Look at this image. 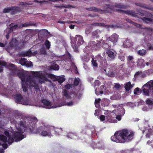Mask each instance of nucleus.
<instances>
[{"mask_svg":"<svg viewBox=\"0 0 153 153\" xmlns=\"http://www.w3.org/2000/svg\"><path fill=\"white\" fill-rule=\"evenodd\" d=\"M32 75L30 76L28 72L22 71L19 75L22 81V86L24 91H27L28 86L36 87L37 83L35 80L36 77L39 78V82L42 83L48 81V78H51L53 80H57L59 83H62L65 80L63 76L55 77L54 75L48 74L43 72H32Z\"/></svg>","mask_w":153,"mask_h":153,"instance_id":"1","label":"nucleus"},{"mask_svg":"<svg viewBox=\"0 0 153 153\" xmlns=\"http://www.w3.org/2000/svg\"><path fill=\"white\" fill-rule=\"evenodd\" d=\"M16 129L13 130L11 129L12 131H4L3 133L6 136L2 135H0V140L4 143L7 142L9 144H11L14 139L17 142L22 140L24 137L22 133L25 131V128L28 131L27 127H28V124L26 126L25 123L20 121L19 123L16 122L15 123ZM1 143L0 142V144Z\"/></svg>","mask_w":153,"mask_h":153,"instance_id":"2","label":"nucleus"},{"mask_svg":"<svg viewBox=\"0 0 153 153\" xmlns=\"http://www.w3.org/2000/svg\"><path fill=\"white\" fill-rule=\"evenodd\" d=\"M38 120L36 117H32L31 118L28 124V128L27 127V129H28V131L33 132L36 134H40L43 136H48L51 137L52 136L51 133V131L54 128L53 127H45V126H41L38 127L35 131L34 130V128L35 123L37 122Z\"/></svg>","mask_w":153,"mask_h":153,"instance_id":"3","label":"nucleus"},{"mask_svg":"<svg viewBox=\"0 0 153 153\" xmlns=\"http://www.w3.org/2000/svg\"><path fill=\"white\" fill-rule=\"evenodd\" d=\"M121 140V143H124L131 140L133 138L134 132L127 129L123 130L119 133Z\"/></svg>","mask_w":153,"mask_h":153,"instance_id":"4","label":"nucleus"},{"mask_svg":"<svg viewBox=\"0 0 153 153\" xmlns=\"http://www.w3.org/2000/svg\"><path fill=\"white\" fill-rule=\"evenodd\" d=\"M33 4L32 2H21L20 3V7L16 6L12 7L11 8H5L3 10V12L4 13L10 12L11 10H12L15 11H19L22 10L23 6H27V5Z\"/></svg>","mask_w":153,"mask_h":153,"instance_id":"5","label":"nucleus"},{"mask_svg":"<svg viewBox=\"0 0 153 153\" xmlns=\"http://www.w3.org/2000/svg\"><path fill=\"white\" fill-rule=\"evenodd\" d=\"M112 106L115 108H117V110H114L113 111V112L114 113L118 114L116 115V118L118 121H120L121 120V116H122L125 114V111L124 109L122 107V105H113Z\"/></svg>","mask_w":153,"mask_h":153,"instance_id":"6","label":"nucleus"},{"mask_svg":"<svg viewBox=\"0 0 153 153\" xmlns=\"http://www.w3.org/2000/svg\"><path fill=\"white\" fill-rule=\"evenodd\" d=\"M148 88L150 89V91L153 95V80L148 82L144 85L143 87V94L146 96H149V91Z\"/></svg>","mask_w":153,"mask_h":153,"instance_id":"7","label":"nucleus"},{"mask_svg":"<svg viewBox=\"0 0 153 153\" xmlns=\"http://www.w3.org/2000/svg\"><path fill=\"white\" fill-rule=\"evenodd\" d=\"M42 103L44 105V107L47 108H55L57 107H61L64 105L63 103L60 104H56L53 105L51 104L49 101L46 100H43L42 101Z\"/></svg>","mask_w":153,"mask_h":153,"instance_id":"8","label":"nucleus"},{"mask_svg":"<svg viewBox=\"0 0 153 153\" xmlns=\"http://www.w3.org/2000/svg\"><path fill=\"white\" fill-rule=\"evenodd\" d=\"M14 25V24H12L11 25V28L10 30L9 31V33L6 35V37L7 39H8L9 38V35L10 33L11 32L13 29H15L17 28H20L22 27H27L32 25L31 24L28 23L22 24L21 25Z\"/></svg>","mask_w":153,"mask_h":153,"instance_id":"9","label":"nucleus"},{"mask_svg":"<svg viewBox=\"0 0 153 153\" xmlns=\"http://www.w3.org/2000/svg\"><path fill=\"white\" fill-rule=\"evenodd\" d=\"M16 102L18 103H21L24 105L29 104V101L25 102V100H28L27 98H23L20 95H16L15 97Z\"/></svg>","mask_w":153,"mask_h":153,"instance_id":"10","label":"nucleus"},{"mask_svg":"<svg viewBox=\"0 0 153 153\" xmlns=\"http://www.w3.org/2000/svg\"><path fill=\"white\" fill-rule=\"evenodd\" d=\"M119 36L117 34L114 33L110 37L108 38V40L111 41L113 44H114L118 41L119 39Z\"/></svg>","mask_w":153,"mask_h":153,"instance_id":"11","label":"nucleus"},{"mask_svg":"<svg viewBox=\"0 0 153 153\" xmlns=\"http://www.w3.org/2000/svg\"><path fill=\"white\" fill-rule=\"evenodd\" d=\"M119 134V132L116 133L114 135L111 137V140L117 143H121V139Z\"/></svg>","mask_w":153,"mask_h":153,"instance_id":"12","label":"nucleus"},{"mask_svg":"<svg viewBox=\"0 0 153 153\" xmlns=\"http://www.w3.org/2000/svg\"><path fill=\"white\" fill-rule=\"evenodd\" d=\"M76 41L74 42L75 43L77 42V44L78 45H80L83 43V40L82 37L80 35H76L75 37Z\"/></svg>","mask_w":153,"mask_h":153,"instance_id":"13","label":"nucleus"},{"mask_svg":"<svg viewBox=\"0 0 153 153\" xmlns=\"http://www.w3.org/2000/svg\"><path fill=\"white\" fill-rule=\"evenodd\" d=\"M106 53L110 57L114 58L116 55L115 52L113 50H108L107 51Z\"/></svg>","mask_w":153,"mask_h":153,"instance_id":"14","label":"nucleus"},{"mask_svg":"<svg viewBox=\"0 0 153 153\" xmlns=\"http://www.w3.org/2000/svg\"><path fill=\"white\" fill-rule=\"evenodd\" d=\"M108 69H105L104 71L106 72V75L109 77H113L115 75V73L114 72L111 70L108 71Z\"/></svg>","mask_w":153,"mask_h":153,"instance_id":"15","label":"nucleus"},{"mask_svg":"<svg viewBox=\"0 0 153 153\" xmlns=\"http://www.w3.org/2000/svg\"><path fill=\"white\" fill-rule=\"evenodd\" d=\"M137 65L140 66L144 67L145 66L144 60L142 58L138 59L137 62Z\"/></svg>","mask_w":153,"mask_h":153,"instance_id":"16","label":"nucleus"},{"mask_svg":"<svg viewBox=\"0 0 153 153\" xmlns=\"http://www.w3.org/2000/svg\"><path fill=\"white\" fill-rule=\"evenodd\" d=\"M111 113V111L109 110L105 111L104 113V114L106 115V119H108V121L109 122H112L110 120L111 117L110 116V114Z\"/></svg>","mask_w":153,"mask_h":153,"instance_id":"17","label":"nucleus"},{"mask_svg":"<svg viewBox=\"0 0 153 153\" xmlns=\"http://www.w3.org/2000/svg\"><path fill=\"white\" fill-rule=\"evenodd\" d=\"M17 44V41L16 39H13L10 43V47L11 48L15 47Z\"/></svg>","mask_w":153,"mask_h":153,"instance_id":"18","label":"nucleus"},{"mask_svg":"<svg viewBox=\"0 0 153 153\" xmlns=\"http://www.w3.org/2000/svg\"><path fill=\"white\" fill-rule=\"evenodd\" d=\"M133 84L131 85L130 82L127 83L125 86V88L127 91H128L133 86Z\"/></svg>","mask_w":153,"mask_h":153,"instance_id":"19","label":"nucleus"},{"mask_svg":"<svg viewBox=\"0 0 153 153\" xmlns=\"http://www.w3.org/2000/svg\"><path fill=\"white\" fill-rule=\"evenodd\" d=\"M22 55L23 56H27L28 57H30L34 55V54L31 53L30 51H28L23 53H22Z\"/></svg>","mask_w":153,"mask_h":153,"instance_id":"20","label":"nucleus"},{"mask_svg":"<svg viewBox=\"0 0 153 153\" xmlns=\"http://www.w3.org/2000/svg\"><path fill=\"white\" fill-rule=\"evenodd\" d=\"M131 41L129 40L125 41L124 43V46L126 47H130L131 46Z\"/></svg>","mask_w":153,"mask_h":153,"instance_id":"21","label":"nucleus"},{"mask_svg":"<svg viewBox=\"0 0 153 153\" xmlns=\"http://www.w3.org/2000/svg\"><path fill=\"white\" fill-rule=\"evenodd\" d=\"M63 94L65 97L67 99H69L71 97H72V96L73 95L72 94H68L67 91L66 90H65L64 91Z\"/></svg>","mask_w":153,"mask_h":153,"instance_id":"22","label":"nucleus"},{"mask_svg":"<svg viewBox=\"0 0 153 153\" xmlns=\"http://www.w3.org/2000/svg\"><path fill=\"white\" fill-rule=\"evenodd\" d=\"M138 54L141 56H144L146 53V51L144 49L140 50L137 52Z\"/></svg>","mask_w":153,"mask_h":153,"instance_id":"23","label":"nucleus"},{"mask_svg":"<svg viewBox=\"0 0 153 153\" xmlns=\"http://www.w3.org/2000/svg\"><path fill=\"white\" fill-rule=\"evenodd\" d=\"M146 103L147 104L152 105L153 104V99L152 98H147L146 101Z\"/></svg>","mask_w":153,"mask_h":153,"instance_id":"24","label":"nucleus"},{"mask_svg":"<svg viewBox=\"0 0 153 153\" xmlns=\"http://www.w3.org/2000/svg\"><path fill=\"white\" fill-rule=\"evenodd\" d=\"M9 68L10 70H12L13 71H15L17 69V68L13 64H10L9 65ZM13 72L15 73V72L13 71Z\"/></svg>","mask_w":153,"mask_h":153,"instance_id":"25","label":"nucleus"},{"mask_svg":"<svg viewBox=\"0 0 153 153\" xmlns=\"http://www.w3.org/2000/svg\"><path fill=\"white\" fill-rule=\"evenodd\" d=\"M27 61L26 59L25 58H22L20 60L19 63L22 65H25Z\"/></svg>","mask_w":153,"mask_h":153,"instance_id":"26","label":"nucleus"},{"mask_svg":"<svg viewBox=\"0 0 153 153\" xmlns=\"http://www.w3.org/2000/svg\"><path fill=\"white\" fill-rule=\"evenodd\" d=\"M53 130L55 131L57 135L60 134L61 133V132L62 131V129L61 128H55Z\"/></svg>","mask_w":153,"mask_h":153,"instance_id":"27","label":"nucleus"},{"mask_svg":"<svg viewBox=\"0 0 153 153\" xmlns=\"http://www.w3.org/2000/svg\"><path fill=\"white\" fill-rule=\"evenodd\" d=\"M92 25H94L96 26H103L106 27H108V25H105L103 23H95L92 24Z\"/></svg>","mask_w":153,"mask_h":153,"instance_id":"28","label":"nucleus"},{"mask_svg":"<svg viewBox=\"0 0 153 153\" xmlns=\"http://www.w3.org/2000/svg\"><path fill=\"white\" fill-rule=\"evenodd\" d=\"M6 63L4 62L0 61V72H1L3 70L2 65L6 66Z\"/></svg>","mask_w":153,"mask_h":153,"instance_id":"29","label":"nucleus"},{"mask_svg":"<svg viewBox=\"0 0 153 153\" xmlns=\"http://www.w3.org/2000/svg\"><path fill=\"white\" fill-rule=\"evenodd\" d=\"M52 69H53L54 70H58L59 68V66L57 64H53L51 66Z\"/></svg>","mask_w":153,"mask_h":153,"instance_id":"30","label":"nucleus"},{"mask_svg":"<svg viewBox=\"0 0 153 153\" xmlns=\"http://www.w3.org/2000/svg\"><path fill=\"white\" fill-rule=\"evenodd\" d=\"M25 65L27 67H31L33 66L32 63L30 61H27Z\"/></svg>","mask_w":153,"mask_h":153,"instance_id":"31","label":"nucleus"},{"mask_svg":"<svg viewBox=\"0 0 153 153\" xmlns=\"http://www.w3.org/2000/svg\"><path fill=\"white\" fill-rule=\"evenodd\" d=\"M86 9L89 11H98L97 9L94 7L88 8H86Z\"/></svg>","mask_w":153,"mask_h":153,"instance_id":"32","label":"nucleus"},{"mask_svg":"<svg viewBox=\"0 0 153 153\" xmlns=\"http://www.w3.org/2000/svg\"><path fill=\"white\" fill-rule=\"evenodd\" d=\"M128 14L134 17H135L137 16V14L134 13L133 11H129L128 12Z\"/></svg>","mask_w":153,"mask_h":153,"instance_id":"33","label":"nucleus"},{"mask_svg":"<svg viewBox=\"0 0 153 153\" xmlns=\"http://www.w3.org/2000/svg\"><path fill=\"white\" fill-rule=\"evenodd\" d=\"M79 79L78 78H76L74 80V83L75 85H78L79 82Z\"/></svg>","mask_w":153,"mask_h":153,"instance_id":"34","label":"nucleus"},{"mask_svg":"<svg viewBox=\"0 0 153 153\" xmlns=\"http://www.w3.org/2000/svg\"><path fill=\"white\" fill-rule=\"evenodd\" d=\"M45 45L46 46V47L48 48H49L50 47V46L51 45L50 42H49L48 40H46L45 42Z\"/></svg>","mask_w":153,"mask_h":153,"instance_id":"35","label":"nucleus"},{"mask_svg":"<svg viewBox=\"0 0 153 153\" xmlns=\"http://www.w3.org/2000/svg\"><path fill=\"white\" fill-rule=\"evenodd\" d=\"M91 62L93 65L94 67H97V64L96 63V60H94L93 59L92 60Z\"/></svg>","mask_w":153,"mask_h":153,"instance_id":"36","label":"nucleus"},{"mask_svg":"<svg viewBox=\"0 0 153 153\" xmlns=\"http://www.w3.org/2000/svg\"><path fill=\"white\" fill-rule=\"evenodd\" d=\"M134 93L136 95H138L140 93L139 88H136L134 89Z\"/></svg>","mask_w":153,"mask_h":153,"instance_id":"37","label":"nucleus"},{"mask_svg":"<svg viewBox=\"0 0 153 153\" xmlns=\"http://www.w3.org/2000/svg\"><path fill=\"white\" fill-rule=\"evenodd\" d=\"M142 73L139 72H137L134 75V76L135 77H139L141 76Z\"/></svg>","mask_w":153,"mask_h":153,"instance_id":"38","label":"nucleus"},{"mask_svg":"<svg viewBox=\"0 0 153 153\" xmlns=\"http://www.w3.org/2000/svg\"><path fill=\"white\" fill-rule=\"evenodd\" d=\"M152 19L151 18H145L144 19V21L146 22L147 23H148V22H151L152 21Z\"/></svg>","mask_w":153,"mask_h":153,"instance_id":"39","label":"nucleus"},{"mask_svg":"<svg viewBox=\"0 0 153 153\" xmlns=\"http://www.w3.org/2000/svg\"><path fill=\"white\" fill-rule=\"evenodd\" d=\"M128 63L130 65L131 67L133 66L134 65V62L133 60L128 61Z\"/></svg>","mask_w":153,"mask_h":153,"instance_id":"40","label":"nucleus"},{"mask_svg":"<svg viewBox=\"0 0 153 153\" xmlns=\"http://www.w3.org/2000/svg\"><path fill=\"white\" fill-rule=\"evenodd\" d=\"M119 58L121 59V60L122 61H124L125 59V57L124 56L122 55H120L119 57Z\"/></svg>","mask_w":153,"mask_h":153,"instance_id":"41","label":"nucleus"},{"mask_svg":"<svg viewBox=\"0 0 153 153\" xmlns=\"http://www.w3.org/2000/svg\"><path fill=\"white\" fill-rule=\"evenodd\" d=\"M40 53L41 54H44L46 53V51L45 48L42 49L40 50Z\"/></svg>","mask_w":153,"mask_h":153,"instance_id":"42","label":"nucleus"},{"mask_svg":"<svg viewBox=\"0 0 153 153\" xmlns=\"http://www.w3.org/2000/svg\"><path fill=\"white\" fill-rule=\"evenodd\" d=\"M134 59L133 57L132 56H128L127 60L128 61L133 60Z\"/></svg>","mask_w":153,"mask_h":153,"instance_id":"43","label":"nucleus"},{"mask_svg":"<svg viewBox=\"0 0 153 153\" xmlns=\"http://www.w3.org/2000/svg\"><path fill=\"white\" fill-rule=\"evenodd\" d=\"M94 84L95 86H99L100 85V82L98 80H96L95 81Z\"/></svg>","mask_w":153,"mask_h":153,"instance_id":"44","label":"nucleus"},{"mask_svg":"<svg viewBox=\"0 0 153 153\" xmlns=\"http://www.w3.org/2000/svg\"><path fill=\"white\" fill-rule=\"evenodd\" d=\"M56 7H65V8H68L69 7V6L67 5L66 6H64V5L62 4L60 6H55Z\"/></svg>","mask_w":153,"mask_h":153,"instance_id":"45","label":"nucleus"},{"mask_svg":"<svg viewBox=\"0 0 153 153\" xmlns=\"http://www.w3.org/2000/svg\"><path fill=\"white\" fill-rule=\"evenodd\" d=\"M71 85L68 84L65 86V88L67 89H69L71 87Z\"/></svg>","mask_w":153,"mask_h":153,"instance_id":"46","label":"nucleus"},{"mask_svg":"<svg viewBox=\"0 0 153 153\" xmlns=\"http://www.w3.org/2000/svg\"><path fill=\"white\" fill-rule=\"evenodd\" d=\"M105 116L103 115H101L100 116V120L101 121H103L105 120Z\"/></svg>","mask_w":153,"mask_h":153,"instance_id":"47","label":"nucleus"},{"mask_svg":"<svg viewBox=\"0 0 153 153\" xmlns=\"http://www.w3.org/2000/svg\"><path fill=\"white\" fill-rule=\"evenodd\" d=\"M73 102H70L67 103L66 105L68 106H71L73 105Z\"/></svg>","mask_w":153,"mask_h":153,"instance_id":"48","label":"nucleus"},{"mask_svg":"<svg viewBox=\"0 0 153 153\" xmlns=\"http://www.w3.org/2000/svg\"><path fill=\"white\" fill-rule=\"evenodd\" d=\"M23 98H27V99H28V100H25V102H28V101H29V103L30 104H28V105H31V103L30 102V100L29 98L28 97H24Z\"/></svg>","mask_w":153,"mask_h":153,"instance_id":"49","label":"nucleus"},{"mask_svg":"<svg viewBox=\"0 0 153 153\" xmlns=\"http://www.w3.org/2000/svg\"><path fill=\"white\" fill-rule=\"evenodd\" d=\"M130 107H133L134 106H135V104H132V103L130 102L128 103Z\"/></svg>","mask_w":153,"mask_h":153,"instance_id":"50","label":"nucleus"},{"mask_svg":"<svg viewBox=\"0 0 153 153\" xmlns=\"http://www.w3.org/2000/svg\"><path fill=\"white\" fill-rule=\"evenodd\" d=\"M1 145H2L3 147L4 148V149H5L7 148V144H2Z\"/></svg>","mask_w":153,"mask_h":153,"instance_id":"51","label":"nucleus"},{"mask_svg":"<svg viewBox=\"0 0 153 153\" xmlns=\"http://www.w3.org/2000/svg\"><path fill=\"white\" fill-rule=\"evenodd\" d=\"M100 100V99H96L95 100V103H99Z\"/></svg>","mask_w":153,"mask_h":153,"instance_id":"52","label":"nucleus"},{"mask_svg":"<svg viewBox=\"0 0 153 153\" xmlns=\"http://www.w3.org/2000/svg\"><path fill=\"white\" fill-rule=\"evenodd\" d=\"M115 87L117 88H119L120 87V85L119 84H116L115 86Z\"/></svg>","mask_w":153,"mask_h":153,"instance_id":"53","label":"nucleus"},{"mask_svg":"<svg viewBox=\"0 0 153 153\" xmlns=\"http://www.w3.org/2000/svg\"><path fill=\"white\" fill-rule=\"evenodd\" d=\"M146 30L148 31H151L152 30V29L150 28H146Z\"/></svg>","mask_w":153,"mask_h":153,"instance_id":"54","label":"nucleus"},{"mask_svg":"<svg viewBox=\"0 0 153 153\" xmlns=\"http://www.w3.org/2000/svg\"><path fill=\"white\" fill-rule=\"evenodd\" d=\"M34 2H39L41 4L44 1H37V0H35L34 1Z\"/></svg>","mask_w":153,"mask_h":153,"instance_id":"55","label":"nucleus"},{"mask_svg":"<svg viewBox=\"0 0 153 153\" xmlns=\"http://www.w3.org/2000/svg\"><path fill=\"white\" fill-rule=\"evenodd\" d=\"M127 21H128V22H130V23H132L133 24H134V22H132L130 20V19H127Z\"/></svg>","mask_w":153,"mask_h":153,"instance_id":"56","label":"nucleus"},{"mask_svg":"<svg viewBox=\"0 0 153 153\" xmlns=\"http://www.w3.org/2000/svg\"><path fill=\"white\" fill-rule=\"evenodd\" d=\"M148 49L149 50H152L153 49V47L151 46L150 45L149 48H148Z\"/></svg>","mask_w":153,"mask_h":153,"instance_id":"57","label":"nucleus"},{"mask_svg":"<svg viewBox=\"0 0 153 153\" xmlns=\"http://www.w3.org/2000/svg\"><path fill=\"white\" fill-rule=\"evenodd\" d=\"M74 26L73 25H71L70 26V27L71 29H73L74 28Z\"/></svg>","mask_w":153,"mask_h":153,"instance_id":"58","label":"nucleus"},{"mask_svg":"<svg viewBox=\"0 0 153 153\" xmlns=\"http://www.w3.org/2000/svg\"><path fill=\"white\" fill-rule=\"evenodd\" d=\"M5 46V45L2 43H1L0 42V47H3Z\"/></svg>","mask_w":153,"mask_h":153,"instance_id":"59","label":"nucleus"},{"mask_svg":"<svg viewBox=\"0 0 153 153\" xmlns=\"http://www.w3.org/2000/svg\"><path fill=\"white\" fill-rule=\"evenodd\" d=\"M146 64L147 66L149 65L150 63L149 62H145V64Z\"/></svg>","mask_w":153,"mask_h":153,"instance_id":"60","label":"nucleus"},{"mask_svg":"<svg viewBox=\"0 0 153 153\" xmlns=\"http://www.w3.org/2000/svg\"><path fill=\"white\" fill-rule=\"evenodd\" d=\"M58 22V23H65V22H63V21H59Z\"/></svg>","mask_w":153,"mask_h":153,"instance_id":"61","label":"nucleus"},{"mask_svg":"<svg viewBox=\"0 0 153 153\" xmlns=\"http://www.w3.org/2000/svg\"><path fill=\"white\" fill-rule=\"evenodd\" d=\"M95 105L96 107H98L99 106V103H95Z\"/></svg>","mask_w":153,"mask_h":153,"instance_id":"62","label":"nucleus"},{"mask_svg":"<svg viewBox=\"0 0 153 153\" xmlns=\"http://www.w3.org/2000/svg\"><path fill=\"white\" fill-rule=\"evenodd\" d=\"M107 8H110V9H112V7H111V6H110L109 5H107Z\"/></svg>","mask_w":153,"mask_h":153,"instance_id":"63","label":"nucleus"},{"mask_svg":"<svg viewBox=\"0 0 153 153\" xmlns=\"http://www.w3.org/2000/svg\"><path fill=\"white\" fill-rule=\"evenodd\" d=\"M94 115L95 116H97V110H95V113H94Z\"/></svg>","mask_w":153,"mask_h":153,"instance_id":"64","label":"nucleus"}]
</instances>
